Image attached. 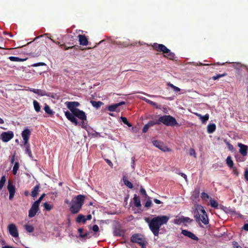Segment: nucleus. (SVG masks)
Returning <instances> with one entry per match:
<instances>
[{"mask_svg":"<svg viewBox=\"0 0 248 248\" xmlns=\"http://www.w3.org/2000/svg\"><path fill=\"white\" fill-rule=\"evenodd\" d=\"M167 216H158L151 219L146 218V221L148 223L150 230L155 236H158L159 230L162 225L166 224L169 220Z\"/></svg>","mask_w":248,"mask_h":248,"instance_id":"1","label":"nucleus"},{"mask_svg":"<svg viewBox=\"0 0 248 248\" xmlns=\"http://www.w3.org/2000/svg\"><path fill=\"white\" fill-rule=\"evenodd\" d=\"M65 115L68 120L74 124L75 125H79L83 128H86L87 124L85 122V121L87 120V116L83 110L78 109L75 110L73 113L65 111Z\"/></svg>","mask_w":248,"mask_h":248,"instance_id":"2","label":"nucleus"},{"mask_svg":"<svg viewBox=\"0 0 248 248\" xmlns=\"http://www.w3.org/2000/svg\"><path fill=\"white\" fill-rule=\"evenodd\" d=\"M194 207V217L196 222H199L201 221L204 225L208 224L209 219L203 207L200 204H195Z\"/></svg>","mask_w":248,"mask_h":248,"instance_id":"3","label":"nucleus"},{"mask_svg":"<svg viewBox=\"0 0 248 248\" xmlns=\"http://www.w3.org/2000/svg\"><path fill=\"white\" fill-rule=\"evenodd\" d=\"M85 196L83 195H78L75 198V201H72L70 203L69 210L73 214L78 213L84 204Z\"/></svg>","mask_w":248,"mask_h":248,"instance_id":"4","label":"nucleus"},{"mask_svg":"<svg viewBox=\"0 0 248 248\" xmlns=\"http://www.w3.org/2000/svg\"><path fill=\"white\" fill-rule=\"evenodd\" d=\"M152 47L157 52H162L164 54V57L168 59L171 60H173L175 59V54L171 52L170 50L164 45L154 43L152 45Z\"/></svg>","mask_w":248,"mask_h":248,"instance_id":"5","label":"nucleus"},{"mask_svg":"<svg viewBox=\"0 0 248 248\" xmlns=\"http://www.w3.org/2000/svg\"><path fill=\"white\" fill-rule=\"evenodd\" d=\"M130 241L138 244L141 248H146L147 244L146 238L141 233L133 234L130 238Z\"/></svg>","mask_w":248,"mask_h":248,"instance_id":"6","label":"nucleus"},{"mask_svg":"<svg viewBox=\"0 0 248 248\" xmlns=\"http://www.w3.org/2000/svg\"><path fill=\"white\" fill-rule=\"evenodd\" d=\"M159 124H163L166 126H174L178 124L175 118L170 115H163L159 117Z\"/></svg>","mask_w":248,"mask_h":248,"instance_id":"7","label":"nucleus"},{"mask_svg":"<svg viewBox=\"0 0 248 248\" xmlns=\"http://www.w3.org/2000/svg\"><path fill=\"white\" fill-rule=\"evenodd\" d=\"M152 142L155 146L164 152L171 151V150L166 146L163 142L157 140H153Z\"/></svg>","mask_w":248,"mask_h":248,"instance_id":"8","label":"nucleus"},{"mask_svg":"<svg viewBox=\"0 0 248 248\" xmlns=\"http://www.w3.org/2000/svg\"><path fill=\"white\" fill-rule=\"evenodd\" d=\"M14 136V134L13 132L8 131L7 132H2L0 136V138L3 142H7L13 139Z\"/></svg>","mask_w":248,"mask_h":248,"instance_id":"9","label":"nucleus"},{"mask_svg":"<svg viewBox=\"0 0 248 248\" xmlns=\"http://www.w3.org/2000/svg\"><path fill=\"white\" fill-rule=\"evenodd\" d=\"M125 104V102L124 101H122L118 103L113 104L107 107V109L110 112L114 111H120L121 109L119 108V107L122 105Z\"/></svg>","mask_w":248,"mask_h":248,"instance_id":"10","label":"nucleus"},{"mask_svg":"<svg viewBox=\"0 0 248 248\" xmlns=\"http://www.w3.org/2000/svg\"><path fill=\"white\" fill-rule=\"evenodd\" d=\"M29 90L30 92H31L35 94H37L39 95H40L41 96H47L48 97H52L53 98H54L53 94L50 93H48L46 92L44 90H40V89H35L33 88H30Z\"/></svg>","mask_w":248,"mask_h":248,"instance_id":"11","label":"nucleus"},{"mask_svg":"<svg viewBox=\"0 0 248 248\" xmlns=\"http://www.w3.org/2000/svg\"><path fill=\"white\" fill-rule=\"evenodd\" d=\"M39 209V204L34 202L29 211V217L31 218L34 217Z\"/></svg>","mask_w":248,"mask_h":248,"instance_id":"12","label":"nucleus"},{"mask_svg":"<svg viewBox=\"0 0 248 248\" xmlns=\"http://www.w3.org/2000/svg\"><path fill=\"white\" fill-rule=\"evenodd\" d=\"M68 108L70 110L71 112V113H73L75 110H77L78 108H77L76 107H78L80 104L78 102H66L64 103Z\"/></svg>","mask_w":248,"mask_h":248,"instance_id":"13","label":"nucleus"},{"mask_svg":"<svg viewBox=\"0 0 248 248\" xmlns=\"http://www.w3.org/2000/svg\"><path fill=\"white\" fill-rule=\"evenodd\" d=\"M9 233L14 237L18 236V232L16 225L15 224H10L8 227Z\"/></svg>","mask_w":248,"mask_h":248,"instance_id":"14","label":"nucleus"},{"mask_svg":"<svg viewBox=\"0 0 248 248\" xmlns=\"http://www.w3.org/2000/svg\"><path fill=\"white\" fill-rule=\"evenodd\" d=\"M31 135V131L28 128L24 129L22 132L21 135L24 140V145H27L29 141Z\"/></svg>","mask_w":248,"mask_h":248,"instance_id":"15","label":"nucleus"},{"mask_svg":"<svg viewBox=\"0 0 248 248\" xmlns=\"http://www.w3.org/2000/svg\"><path fill=\"white\" fill-rule=\"evenodd\" d=\"M181 233L185 236L188 237L192 240L198 241L199 238L193 233L186 230H182Z\"/></svg>","mask_w":248,"mask_h":248,"instance_id":"16","label":"nucleus"},{"mask_svg":"<svg viewBox=\"0 0 248 248\" xmlns=\"http://www.w3.org/2000/svg\"><path fill=\"white\" fill-rule=\"evenodd\" d=\"M238 146L240 148L239 153L243 156H245L247 155L248 151V146L241 143L238 144Z\"/></svg>","mask_w":248,"mask_h":248,"instance_id":"17","label":"nucleus"},{"mask_svg":"<svg viewBox=\"0 0 248 248\" xmlns=\"http://www.w3.org/2000/svg\"><path fill=\"white\" fill-rule=\"evenodd\" d=\"M78 37L80 45L87 46L88 44V39L85 35L79 34Z\"/></svg>","mask_w":248,"mask_h":248,"instance_id":"18","label":"nucleus"},{"mask_svg":"<svg viewBox=\"0 0 248 248\" xmlns=\"http://www.w3.org/2000/svg\"><path fill=\"white\" fill-rule=\"evenodd\" d=\"M226 164L228 166L233 169V170H236V168L233 167V162L232 160V157L231 156H228L226 158Z\"/></svg>","mask_w":248,"mask_h":248,"instance_id":"19","label":"nucleus"},{"mask_svg":"<svg viewBox=\"0 0 248 248\" xmlns=\"http://www.w3.org/2000/svg\"><path fill=\"white\" fill-rule=\"evenodd\" d=\"M76 221L78 223H82L83 224H85L86 222L85 216L82 214H79L76 218Z\"/></svg>","mask_w":248,"mask_h":248,"instance_id":"20","label":"nucleus"},{"mask_svg":"<svg viewBox=\"0 0 248 248\" xmlns=\"http://www.w3.org/2000/svg\"><path fill=\"white\" fill-rule=\"evenodd\" d=\"M200 195V188H196L193 192L191 198L192 200H196L199 197Z\"/></svg>","mask_w":248,"mask_h":248,"instance_id":"21","label":"nucleus"},{"mask_svg":"<svg viewBox=\"0 0 248 248\" xmlns=\"http://www.w3.org/2000/svg\"><path fill=\"white\" fill-rule=\"evenodd\" d=\"M134 203L136 207L139 208L141 206L140 201V198L137 196L136 194L134 195Z\"/></svg>","mask_w":248,"mask_h":248,"instance_id":"22","label":"nucleus"},{"mask_svg":"<svg viewBox=\"0 0 248 248\" xmlns=\"http://www.w3.org/2000/svg\"><path fill=\"white\" fill-rule=\"evenodd\" d=\"M123 181L124 184L128 188H132L133 187V184L131 183L125 176H123Z\"/></svg>","mask_w":248,"mask_h":248,"instance_id":"23","label":"nucleus"},{"mask_svg":"<svg viewBox=\"0 0 248 248\" xmlns=\"http://www.w3.org/2000/svg\"><path fill=\"white\" fill-rule=\"evenodd\" d=\"M216 129V126L215 124H211L207 126V132L209 134L213 133Z\"/></svg>","mask_w":248,"mask_h":248,"instance_id":"24","label":"nucleus"},{"mask_svg":"<svg viewBox=\"0 0 248 248\" xmlns=\"http://www.w3.org/2000/svg\"><path fill=\"white\" fill-rule=\"evenodd\" d=\"M39 188H40L39 185H36L33 187V188L32 189V190L31 191V195L32 197H35L37 196V195L38 194Z\"/></svg>","mask_w":248,"mask_h":248,"instance_id":"25","label":"nucleus"},{"mask_svg":"<svg viewBox=\"0 0 248 248\" xmlns=\"http://www.w3.org/2000/svg\"><path fill=\"white\" fill-rule=\"evenodd\" d=\"M12 62H24L27 58H20L17 57L10 56L8 58Z\"/></svg>","mask_w":248,"mask_h":248,"instance_id":"26","label":"nucleus"},{"mask_svg":"<svg viewBox=\"0 0 248 248\" xmlns=\"http://www.w3.org/2000/svg\"><path fill=\"white\" fill-rule=\"evenodd\" d=\"M33 105L34 107V108L36 112H39L41 110V107L39 103L35 100H34L33 101Z\"/></svg>","mask_w":248,"mask_h":248,"instance_id":"27","label":"nucleus"},{"mask_svg":"<svg viewBox=\"0 0 248 248\" xmlns=\"http://www.w3.org/2000/svg\"><path fill=\"white\" fill-rule=\"evenodd\" d=\"M7 188L9 192V193H15V186L10 181H9Z\"/></svg>","mask_w":248,"mask_h":248,"instance_id":"28","label":"nucleus"},{"mask_svg":"<svg viewBox=\"0 0 248 248\" xmlns=\"http://www.w3.org/2000/svg\"><path fill=\"white\" fill-rule=\"evenodd\" d=\"M90 103L93 107H95L97 108H100L101 106L103 104V103L101 101H95L93 100H91Z\"/></svg>","mask_w":248,"mask_h":248,"instance_id":"29","label":"nucleus"},{"mask_svg":"<svg viewBox=\"0 0 248 248\" xmlns=\"http://www.w3.org/2000/svg\"><path fill=\"white\" fill-rule=\"evenodd\" d=\"M44 109L46 113L50 116L53 115L54 113V112L50 109L49 106L46 104L45 105Z\"/></svg>","mask_w":248,"mask_h":248,"instance_id":"30","label":"nucleus"},{"mask_svg":"<svg viewBox=\"0 0 248 248\" xmlns=\"http://www.w3.org/2000/svg\"><path fill=\"white\" fill-rule=\"evenodd\" d=\"M147 124L148 125V126L149 127H151V126H154L155 125H159V119H158L157 120H155V121H150Z\"/></svg>","mask_w":248,"mask_h":248,"instance_id":"31","label":"nucleus"},{"mask_svg":"<svg viewBox=\"0 0 248 248\" xmlns=\"http://www.w3.org/2000/svg\"><path fill=\"white\" fill-rule=\"evenodd\" d=\"M210 203L211 207L215 208H218V203L217 201L211 199L210 200Z\"/></svg>","mask_w":248,"mask_h":248,"instance_id":"32","label":"nucleus"},{"mask_svg":"<svg viewBox=\"0 0 248 248\" xmlns=\"http://www.w3.org/2000/svg\"><path fill=\"white\" fill-rule=\"evenodd\" d=\"M19 164L18 162H16L15 163L14 167L13 168V173L14 175L16 174L17 171L19 169Z\"/></svg>","mask_w":248,"mask_h":248,"instance_id":"33","label":"nucleus"},{"mask_svg":"<svg viewBox=\"0 0 248 248\" xmlns=\"http://www.w3.org/2000/svg\"><path fill=\"white\" fill-rule=\"evenodd\" d=\"M114 235L116 236H121L124 235V232L119 229H116L114 231Z\"/></svg>","mask_w":248,"mask_h":248,"instance_id":"34","label":"nucleus"},{"mask_svg":"<svg viewBox=\"0 0 248 248\" xmlns=\"http://www.w3.org/2000/svg\"><path fill=\"white\" fill-rule=\"evenodd\" d=\"M25 145L26 146V153L27 154L29 155V156L32 158L33 157V155L31 153V151L29 145H28L27 143V145Z\"/></svg>","mask_w":248,"mask_h":248,"instance_id":"35","label":"nucleus"},{"mask_svg":"<svg viewBox=\"0 0 248 248\" xmlns=\"http://www.w3.org/2000/svg\"><path fill=\"white\" fill-rule=\"evenodd\" d=\"M142 99L145 102L153 106H155L156 107V108H157V104L156 103L150 100H149L145 97H142Z\"/></svg>","mask_w":248,"mask_h":248,"instance_id":"36","label":"nucleus"},{"mask_svg":"<svg viewBox=\"0 0 248 248\" xmlns=\"http://www.w3.org/2000/svg\"><path fill=\"white\" fill-rule=\"evenodd\" d=\"M25 228L26 230L29 232H32L34 231V227L31 225H25Z\"/></svg>","mask_w":248,"mask_h":248,"instance_id":"37","label":"nucleus"},{"mask_svg":"<svg viewBox=\"0 0 248 248\" xmlns=\"http://www.w3.org/2000/svg\"><path fill=\"white\" fill-rule=\"evenodd\" d=\"M167 85L171 88L175 92H178L180 91V89L179 88L174 86L172 83L169 82L167 84Z\"/></svg>","mask_w":248,"mask_h":248,"instance_id":"38","label":"nucleus"},{"mask_svg":"<svg viewBox=\"0 0 248 248\" xmlns=\"http://www.w3.org/2000/svg\"><path fill=\"white\" fill-rule=\"evenodd\" d=\"M121 119L122 121V122L126 125H127L128 127H131L132 124L129 123V122L127 121V119L126 117H121Z\"/></svg>","mask_w":248,"mask_h":248,"instance_id":"39","label":"nucleus"},{"mask_svg":"<svg viewBox=\"0 0 248 248\" xmlns=\"http://www.w3.org/2000/svg\"><path fill=\"white\" fill-rule=\"evenodd\" d=\"M209 115L208 114H206L204 116H202L200 119L203 124H205L206 122L208 120Z\"/></svg>","mask_w":248,"mask_h":248,"instance_id":"40","label":"nucleus"},{"mask_svg":"<svg viewBox=\"0 0 248 248\" xmlns=\"http://www.w3.org/2000/svg\"><path fill=\"white\" fill-rule=\"evenodd\" d=\"M6 181V178L5 176H2L0 180V190L3 187Z\"/></svg>","mask_w":248,"mask_h":248,"instance_id":"41","label":"nucleus"},{"mask_svg":"<svg viewBox=\"0 0 248 248\" xmlns=\"http://www.w3.org/2000/svg\"><path fill=\"white\" fill-rule=\"evenodd\" d=\"M65 39H69L70 41H74L75 40H76V38H75V37H76V36H74V35H69V34H67L66 35H65Z\"/></svg>","mask_w":248,"mask_h":248,"instance_id":"42","label":"nucleus"},{"mask_svg":"<svg viewBox=\"0 0 248 248\" xmlns=\"http://www.w3.org/2000/svg\"><path fill=\"white\" fill-rule=\"evenodd\" d=\"M44 207L46 211H50L52 208V206L47 202H45L44 203Z\"/></svg>","mask_w":248,"mask_h":248,"instance_id":"43","label":"nucleus"},{"mask_svg":"<svg viewBox=\"0 0 248 248\" xmlns=\"http://www.w3.org/2000/svg\"><path fill=\"white\" fill-rule=\"evenodd\" d=\"M182 219H183V223H190L192 221H193V219L190 218L188 217H182Z\"/></svg>","mask_w":248,"mask_h":248,"instance_id":"44","label":"nucleus"},{"mask_svg":"<svg viewBox=\"0 0 248 248\" xmlns=\"http://www.w3.org/2000/svg\"><path fill=\"white\" fill-rule=\"evenodd\" d=\"M152 205V201L150 200V198L149 197L148 200L146 201L145 204V207L146 208H149Z\"/></svg>","mask_w":248,"mask_h":248,"instance_id":"45","label":"nucleus"},{"mask_svg":"<svg viewBox=\"0 0 248 248\" xmlns=\"http://www.w3.org/2000/svg\"><path fill=\"white\" fill-rule=\"evenodd\" d=\"M174 223L176 224L179 225L182 223H183V221L182 219V217L179 218H176L174 220Z\"/></svg>","mask_w":248,"mask_h":248,"instance_id":"46","label":"nucleus"},{"mask_svg":"<svg viewBox=\"0 0 248 248\" xmlns=\"http://www.w3.org/2000/svg\"><path fill=\"white\" fill-rule=\"evenodd\" d=\"M89 234V232H87L84 233H82V234L79 235V237L81 238H90V237H88V236Z\"/></svg>","mask_w":248,"mask_h":248,"instance_id":"47","label":"nucleus"},{"mask_svg":"<svg viewBox=\"0 0 248 248\" xmlns=\"http://www.w3.org/2000/svg\"><path fill=\"white\" fill-rule=\"evenodd\" d=\"M140 193L141 195L144 196L145 197H148V195H147L145 190L142 186L141 187L140 189Z\"/></svg>","mask_w":248,"mask_h":248,"instance_id":"48","label":"nucleus"},{"mask_svg":"<svg viewBox=\"0 0 248 248\" xmlns=\"http://www.w3.org/2000/svg\"><path fill=\"white\" fill-rule=\"evenodd\" d=\"M46 64L44 62H38L36 63H34L33 64H31V66L32 67H37V66H44Z\"/></svg>","mask_w":248,"mask_h":248,"instance_id":"49","label":"nucleus"},{"mask_svg":"<svg viewBox=\"0 0 248 248\" xmlns=\"http://www.w3.org/2000/svg\"><path fill=\"white\" fill-rule=\"evenodd\" d=\"M45 196V194H43L41 197L35 202L36 203L40 204V202H41V201L43 200V198Z\"/></svg>","mask_w":248,"mask_h":248,"instance_id":"50","label":"nucleus"},{"mask_svg":"<svg viewBox=\"0 0 248 248\" xmlns=\"http://www.w3.org/2000/svg\"><path fill=\"white\" fill-rule=\"evenodd\" d=\"M201 198L202 199H208L209 198V195H208V194H207L206 193H205V192H202L201 193Z\"/></svg>","mask_w":248,"mask_h":248,"instance_id":"51","label":"nucleus"},{"mask_svg":"<svg viewBox=\"0 0 248 248\" xmlns=\"http://www.w3.org/2000/svg\"><path fill=\"white\" fill-rule=\"evenodd\" d=\"M189 155H193L194 157H196V152L194 149L191 148L189 150Z\"/></svg>","mask_w":248,"mask_h":248,"instance_id":"52","label":"nucleus"},{"mask_svg":"<svg viewBox=\"0 0 248 248\" xmlns=\"http://www.w3.org/2000/svg\"><path fill=\"white\" fill-rule=\"evenodd\" d=\"M50 39L53 42H54L55 43L58 44V45H59L60 46H62V45L61 44V42L60 41V40H56L55 39H52V38H50Z\"/></svg>","mask_w":248,"mask_h":248,"instance_id":"53","label":"nucleus"},{"mask_svg":"<svg viewBox=\"0 0 248 248\" xmlns=\"http://www.w3.org/2000/svg\"><path fill=\"white\" fill-rule=\"evenodd\" d=\"M92 229L94 232H97L99 231V227L97 225H94L93 226Z\"/></svg>","mask_w":248,"mask_h":248,"instance_id":"54","label":"nucleus"},{"mask_svg":"<svg viewBox=\"0 0 248 248\" xmlns=\"http://www.w3.org/2000/svg\"><path fill=\"white\" fill-rule=\"evenodd\" d=\"M149 128V127L148 126V125L147 124H146L142 129V132L146 133L148 131Z\"/></svg>","mask_w":248,"mask_h":248,"instance_id":"55","label":"nucleus"},{"mask_svg":"<svg viewBox=\"0 0 248 248\" xmlns=\"http://www.w3.org/2000/svg\"><path fill=\"white\" fill-rule=\"evenodd\" d=\"M244 176H245V179L248 181V170L246 169L245 171V174H244Z\"/></svg>","mask_w":248,"mask_h":248,"instance_id":"56","label":"nucleus"},{"mask_svg":"<svg viewBox=\"0 0 248 248\" xmlns=\"http://www.w3.org/2000/svg\"><path fill=\"white\" fill-rule=\"evenodd\" d=\"M227 75V74L226 73H223L222 74H217V75L218 79L219 78H222V77H225V76H226Z\"/></svg>","mask_w":248,"mask_h":248,"instance_id":"57","label":"nucleus"},{"mask_svg":"<svg viewBox=\"0 0 248 248\" xmlns=\"http://www.w3.org/2000/svg\"><path fill=\"white\" fill-rule=\"evenodd\" d=\"M228 147L230 150L232 151L233 150V146L232 144H230L229 143H228Z\"/></svg>","mask_w":248,"mask_h":248,"instance_id":"58","label":"nucleus"},{"mask_svg":"<svg viewBox=\"0 0 248 248\" xmlns=\"http://www.w3.org/2000/svg\"><path fill=\"white\" fill-rule=\"evenodd\" d=\"M243 229L245 231H248V223L245 224L243 227Z\"/></svg>","mask_w":248,"mask_h":248,"instance_id":"59","label":"nucleus"},{"mask_svg":"<svg viewBox=\"0 0 248 248\" xmlns=\"http://www.w3.org/2000/svg\"><path fill=\"white\" fill-rule=\"evenodd\" d=\"M179 174L183 177L186 181H187V176L184 173H180Z\"/></svg>","mask_w":248,"mask_h":248,"instance_id":"60","label":"nucleus"},{"mask_svg":"<svg viewBox=\"0 0 248 248\" xmlns=\"http://www.w3.org/2000/svg\"><path fill=\"white\" fill-rule=\"evenodd\" d=\"M154 201L156 204H161L162 203V202L160 200L157 199H154Z\"/></svg>","mask_w":248,"mask_h":248,"instance_id":"61","label":"nucleus"},{"mask_svg":"<svg viewBox=\"0 0 248 248\" xmlns=\"http://www.w3.org/2000/svg\"><path fill=\"white\" fill-rule=\"evenodd\" d=\"M83 229L81 228L78 229V232L79 233V235L82 234Z\"/></svg>","mask_w":248,"mask_h":248,"instance_id":"62","label":"nucleus"},{"mask_svg":"<svg viewBox=\"0 0 248 248\" xmlns=\"http://www.w3.org/2000/svg\"><path fill=\"white\" fill-rule=\"evenodd\" d=\"M232 245L233 246V247L235 248H236L237 246H240V245H238V243L235 241L232 242Z\"/></svg>","mask_w":248,"mask_h":248,"instance_id":"63","label":"nucleus"},{"mask_svg":"<svg viewBox=\"0 0 248 248\" xmlns=\"http://www.w3.org/2000/svg\"><path fill=\"white\" fill-rule=\"evenodd\" d=\"M92 218V215H88L86 217H85V219H86V221H87V220H90Z\"/></svg>","mask_w":248,"mask_h":248,"instance_id":"64","label":"nucleus"}]
</instances>
